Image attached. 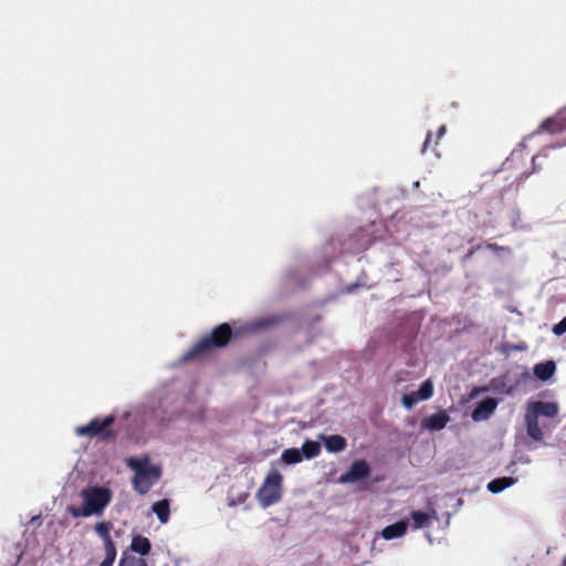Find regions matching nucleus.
I'll return each mask as SVG.
<instances>
[{
	"instance_id": "24",
	"label": "nucleus",
	"mask_w": 566,
	"mask_h": 566,
	"mask_svg": "<svg viewBox=\"0 0 566 566\" xmlns=\"http://www.w3.org/2000/svg\"><path fill=\"white\" fill-rule=\"evenodd\" d=\"M104 548H105V554H106L105 557L115 560L117 551H116V546H115L113 539L105 542Z\"/></svg>"
},
{
	"instance_id": "14",
	"label": "nucleus",
	"mask_w": 566,
	"mask_h": 566,
	"mask_svg": "<svg viewBox=\"0 0 566 566\" xmlns=\"http://www.w3.org/2000/svg\"><path fill=\"white\" fill-rule=\"evenodd\" d=\"M406 532H407V523L405 521H399L391 525L386 526L382 530L381 535L385 539H394V538L403 536L406 534Z\"/></svg>"
},
{
	"instance_id": "20",
	"label": "nucleus",
	"mask_w": 566,
	"mask_h": 566,
	"mask_svg": "<svg viewBox=\"0 0 566 566\" xmlns=\"http://www.w3.org/2000/svg\"><path fill=\"white\" fill-rule=\"evenodd\" d=\"M153 511L157 515L158 520L165 524L169 520L170 506L168 500H160L153 505Z\"/></svg>"
},
{
	"instance_id": "21",
	"label": "nucleus",
	"mask_w": 566,
	"mask_h": 566,
	"mask_svg": "<svg viewBox=\"0 0 566 566\" xmlns=\"http://www.w3.org/2000/svg\"><path fill=\"white\" fill-rule=\"evenodd\" d=\"M301 453L306 459H314L321 453V444L313 440H306L302 446Z\"/></svg>"
},
{
	"instance_id": "6",
	"label": "nucleus",
	"mask_w": 566,
	"mask_h": 566,
	"mask_svg": "<svg viewBox=\"0 0 566 566\" xmlns=\"http://www.w3.org/2000/svg\"><path fill=\"white\" fill-rule=\"evenodd\" d=\"M566 132V107L558 111L554 116L544 119L535 134L548 133L552 135Z\"/></svg>"
},
{
	"instance_id": "12",
	"label": "nucleus",
	"mask_w": 566,
	"mask_h": 566,
	"mask_svg": "<svg viewBox=\"0 0 566 566\" xmlns=\"http://www.w3.org/2000/svg\"><path fill=\"white\" fill-rule=\"evenodd\" d=\"M449 420V416L442 410L426 418L423 426L429 430H441L447 426Z\"/></svg>"
},
{
	"instance_id": "27",
	"label": "nucleus",
	"mask_w": 566,
	"mask_h": 566,
	"mask_svg": "<svg viewBox=\"0 0 566 566\" xmlns=\"http://www.w3.org/2000/svg\"><path fill=\"white\" fill-rule=\"evenodd\" d=\"M119 563H125V566H136L137 563L144 564V560H136L135 558H122Z\"/></svg>"
},
{
	"instance_id": "35",
	"label": "nucleus",
	"mask_w": 566,
	"mask_h": 566,
	"mask_svg": "<svg viewBox=\"0 0 566 566\" xmlns=\"http://www.w3.org/2000/svg\"><path fill=\"white\" fill-rule=\"evenodd\" d=\"M563 566H566V556H565V558L563 560Z\"/></svg>"
},
{
	"instance_id": "15",
	"label": "nucleus",
	"mask_w": 566,
	"mask_h": 566,
	"mask_svg": "<svg viewBox=\"0 0 566 566\" xmlns=\"http://www.w3.org/2000/svg\"><path fill=\"white\" fill-rule=\"evenodd\" d=\"M556 365L553 360L538 363L534 366V375L543 381L548 380L555 373Z\"/></svg>"
},
{
	"instance_id": "2",
	"label": "nucleus",
	"mask_w": 566,
	"mask_h": 566,
	"mask_svg": "<svg viewBox=\"0 0 566 566\" xmlns=\"http://www.w3.org/2000/svg\"><path fill=\"white\" fill-rule=\"evenodd\" d=\"M81 497L83 506L76 507L70 505L67 512L73 517H88L92 515H102L105 507L112 501V492L109 489L103 486H87L82 490Z\"/></svg>"
},
{
	"instance_id": "28",
	"label": "nucleus",
	"mask_w": 566,
	"mask_h": 566,
	"mask_svg": "<svg viewBox=\"0 0 566 566\" xmlns=\"http://www.w3.org/2000/svg\"><path fill=\"white\" fill-rule=\"evenodd\" d=\"M447 129H446V126L442 125L439 127L438 132H437V138H436V142H434V145H438V142L441 137H443V135L446 134Z\"/></svg>"
},
{
	"instance_id": "34",
	"label": "nucleus",
	"mask_w": 566,
	"mask_h": 566,
	"mask_svg": "<svg viewBox=\"0 0 566 566\" xmlns=\"http://www.w3.org/2000/svg\"><path fill=\"white\" fill-rule=\"evenodd\" d=\"M38 518H39V516L32 517V522L34 521V523H38Z\"/></svg>"
},
{
	"instance_id": "30",
	"label": "nucleus",
	"mask_w": 566,
	"mask_h": 566,
	"mask_svg": "<svg viewBox=\"0 0 566 566\" xmlns=\"http://www.w3.org/2000/svg\"><path fill=\"white\" fill-rule=\"evenodd\" d=\"M527 176H528V174H526V172H522V174H520V175L516 177V180L522 181V180H524L525 178H527Z\"/></svg>"
},
{
	"instance_id": "9",
	"label": "nucleus",
	"mask_w": 566,
	"mask_h": 566,
	"mask_svg": "<svg viewBox=\"0 0 566 566\" xmlns=\"http://www.w3.org/2000/svg\"><path fill=\"white\" fill-rule=\"evenodd\" d=\"M558 411L559 407L554 401H530L526 406V412L537 419L541 416L546 418H554L558 415Z\"/></svg>"
},
{
	"instance_id": "11",
	"label": "nucleus",
	"mask_w": 566,
	"mask_h": 566,
	"mask_svg": "<svg viewBox=\"0 0 566 566\" xmlns=\"http://www.w3.org/2000/svg\"><path fill=\"white\" fill-rule=\"evenodd\" d=\"M319 439L324 442V447L328 452H340L345 450L347 446V441L343 436L339 434H332V436H324L321 434Z\"/></svg>"
},
{
	"instance_id": "25",
	"label": "nucleus",
	"mask_w": 566,
	"mask_h": 566,
	"mask_svg": "<svg viewBox=\"0 0 566 566\" xmlns=\"http://www.w3.org/2000/svg\"><path fill=\"white\" fill-rule=\"evenodd\" d=\"M553 333L557 336H560L564 333H566V317H564L559 323L554 325Z\"/></svg>"
},
{
	"instance_id": "31",
	"label": "nucleus",
	"mask_w": 566,
	"mask_h": 566,
	"mask_svg": "<svg viewBox=\"0 0 566 566\" xmlns=\"http://www.w3.org/2000/svg\"><path fill=\"white\" fill-rule=\"evenodd\" d=\"M488 389H489L488 387H480V388H475V389L473 390L472 395H473V394H475V392H479V391H486Z\"/></svg>"
},
{
	"instance_id": "4",
	"label": "nucleus",
	"mask_w": 566,
	"mask_h": 566,
	"mask_svg": "<svg viewBox=\"0 0 566 566\" xmlns=\"http://www.w3.org/2000/svg\"><path fill=\"white\" fill-rule=\"evenodd\" d=\"M114 422V415H109L103 419L94 418L87 424L77 427L75 432L77 436L97 437L103 441H107L116 437V432L111 428Z\"/></svg>"
},
{
	"instance_id": "18",
	"label": "nucleus",
	"mask_w": 566,
	"mask_h": 566,
	"mask_svg": "<svg viewBox=\"0 0 566 566\" xmlns=\"http://www.w3.org/2000/svg\"><path fill=\"white\" fill-rule=\"evenodd\" d=\"M130 548L134 553H137L142 556H146L149 554L151 549V544L147 537L137 535L133 537Z\"/></svg>"
},
{
	"instance_id": "1",
	"label": "nucleus",
	"mask_w": 566,
	"mask_h": 566,
	"mask_svg": "<svg viewBox=\"0 0 566 566\" xmlns=\"http://www.w3.org/2000/svg\"><path fill=\"white\" fill-rule=\"evenodd\" d=\"M232 338V329L228 323L214 327L210 334L201 337L184 355V361L199 360L217 348L226 347Z\"/></svg>"
},
{
	"instance_id": "13",
	"label": "nucleus",
	"mask_w": 566,
	"mask_h": 566,
	"mask_svg": "<svg viewBox=\"0 0 566 566\" xmlns=\"http://www.w3.org/2000/svg\"><path fill=\"white\" fill-rule=\"evenodd\" d=\"M410 517L412 521L411 527L419 530L429 525L431 520L436 517V511H432V514L422 511H412Z\"/></svg>"
},
{
	"instance_id": "33",
	"label": "nucleus",
	"mask_w": 566,
	"mask_h": 566,
	"mask_svg": "<svg viewBox=\"0 0 566 566\" xmlns=\"http://www.w3.org/2000/svg\"><path fill=\"white\" fill-rule=\"evenodd\" d=\"M38 518H39V516L32 517V522L34 521V523H38Z\"/></svg>"
},
{
	"instance_id": "5",
	"label": "nucleus",
	"mask_w": 566,
	"mask_h": 566,
	"mask_svg": "<svg viewBox=\"0 0 566 566\" xmlns=\"http://www.w3.org/2000/svg\"><path fill=\"white\" fill-rule=\"evenodd\" d=\"M129 465L135 469L133 486L139 494H146L160 478V469L157 467L143 465L134 460L129 461Z\"/></svg>"
},
{
	"instance_id": "23",
	"label": "nucleus",
	"mask_w": 566,
	"mask_h": 566,
	"mask_svg": "<svg viewBox=\"0 0 566 566\" xmlns=\"http://www.w3.org/2000/svg\"><path fill=\"white\" fill-rule=\"evenodd\" d=\"M112 527H113V524L111 522L103 521V522L96 523L94 530H95L96 534L105 543V542L112 541V537H111Z\"/></svg>"
},
{
	"instance_id": "36",
	"label": "nucleus",
	"mask_w": 566,
	"mask_h": 566,
	"mask_svg": "<svg viewBox=\"0 0 566 566\" xmlns=\"http://www.w3.org/2000/svg\"><path fill=\"white\" fill-rule=\"evenodd\" d=\"M118 566H125V563H119V565H118Z\"/></svg>"
},
{
	"instance_id": "7",
	"label": "nucleus",
	"mask_w": 566,
	"mask_h": 566,
	"mask_svg": "<svg viewBox=\"0 0 566 566\" xmlns=\"http://www.w3.org/2000/svg\"><path fill=\"white\" fill-rule=\"evenodd\" d=\"M370 474V467L366 460H356L352 463L348 471L343 473L338 481L340 483H355L363 479L368 478Z\"/></svg>"
},
{
	"instance_id": "19",
	"label": "nucleus",
	"mask_w": 566,
	"mask_h": 566,
	"mask_svg": "<svg viewBox=\"0 0 566 566\" xmlns=\"http://www.w3.org/2000/svg\"><path fill=\"white\" fill-rule=\"evenodd\" d=\"M489 388L496 394H503L507 396L513 395L515 390L514 386H507L505 381V376L493 378L490 381Z\"/></svg>"
},
{
	"instance_id": "17",
	"label": "nucleus",
	"mask_w": 566,
	"mask_h": 566,
	"mask_svg": "<svg viewBox=\"0 0 566 566\" xmlns=\"http://www.w3.org/2000/svg\"><path fill=\"white\" fill-rule=\"evenodd\" d=\"M515 482H516V479L511 478V476L497 478V479H494L491 482H489L488 491H490L493 494H497V493L504 491L505 489L512 486L513 484H515Z\"/></svg>"
},
{
	"instance_id": "22",
	"label": "nucleus",
	"mask_w": 566,
	"mask_h": 566,
	"mask_svg": "<svg viewBox=\"0 0 566 566\" xmlns=\"http://www.w3.org/2000/svg\"><path fill=\"white\" fill-rule=\"evenodd\" d=\"M303 460L301 451L296 448L285 449L281 454V461L285 464H296Z\"/></svg>"
},
{
	"instance_id": "3",
	"label": "nucleus",
	"mask_w": 566,
	"mask_h": 566,
	"mask_svg": "<svg viewBox=\"0 0 566 566\" xmlns=\"http://www.w3.org/2000/svg\"><path fill=\"white\" fill-rule=\"evenodd\" d=\"M283 494V476L276 469L266 474L262 485L256 492V497L262 507H269L277 503Z\"/></svg>"
},
{
	"instance_id": "8",
	"label": "nucleus",
	"mask_w": 566,
	"mask_h": 566,
	"mask_svg": "<svg viewBox=\"0 0 566 566\" xmlns=\"http://www.w3.org/2000/svg\"><path fill=\"white\" fill-rule=\"evenodd\" d=\"M433 395V385L430 379L423 381L420 388L410 394H405L401 398V402L405 408L411 409L417 402L427 400Z\"/></svg>"
},
{
	"instance_id": "29",
	"label": "nucleus",
	"mask_w": 566,
	"mask_h": 566,
	"mask_svg": "<svg viewBox=\"0 0 566 566\" xmlns=\"http://www.w3.org/2000/svg\"><path fill=\"white\" fill-rule=\"evenodd\" d=\"M114 560L109 558H104V560L99 564V566H113Z\"/></svg>"
},
{
	"instance_id": "10",
	"label": "nucleus",
	"mask_w": 566,
	"mask_h": 566,
	"mask_svg": "<svg viewBox=\"0 0 566 566\" xmlns=\"http://www.w3.org/2000/svg\"><path fill=\"white\" fill-rule=\"evenodd\" d=\"M497 407V400L495 398H485L480 401L472 411V419L474 421H483L489 419Z\"/></svg>"
},
{
	"instance_id": "32",
	"label": "nucleus",
	"mask_w": 566,
	"mask_h": 566,
	"mask_svg": "<svg viewBox=\"0 0 566 566\" xmlns=\"http://www.w3.org/2000/svg\"><path fill=\"white\" fill-rule=\"evenodd\" d=\"M513 161V157L507 159V161L505 163V165L510 166L511 167V163Z\"/></svg>"
},
{
	"instance_id": "16",
	"label": "nucleus",
	"mask_w": 566,
	"mask_h": 566,
	"mask_svg": "<svg viewBox=\"0 0 566 566\" xmlns=\"http://www.w3.org/2000/svg\"><path fill=\"white\" fill-rule=\"evenodd\" d=\"M525 423L528 437H531L535 441H541L544 434L538 424V419L534 418L528 412H525Z\"/></svg>"
},
{
	"instance_id": "26",
	"label": "nucleus",
	"mask_w": 566,
	"mask_h": 566,
	"mask_svg": "<svg viewBox=\"0 0 566 566\" xmlns=\"http://www.w3.org/2000/svg\"><path fill=\"white\" fill-rule=\"evenodd\" d=\"M432 138H433V134L432 132H428L427 136H426V140L423 143V146H422V153L424 154L426 151H428L431 147V143H432Z\"/></svg>"
}]
</instances>
